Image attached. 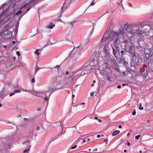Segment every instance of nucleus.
<instances>
[{"mask_svg": "<svg viewBox=\"0 0 153 153\" xmlns=\"http://www.w3.org/2000/svg\"><path fill=\"white\" fill-rule=\"evenodd\" d=\"M120 31L124 42L127 43L132 41L131 39L135 34H141L143 33L142 30L139 29V26L127 24L121 25L120 26Z\"/></svg>", "mask_w": 153, "mask_h": 153, "instance_id": "1", "label": "nucleus"}, {"mask_svg": "<svg viewBox=\"0 0 153 153\" xmlns=\"http://www.w3.org/2000/svg\"><path fill=\"white\" fill-rule=\"evenodd\" d=\"M105 34H104L101 40V42L100 45H104L103 52L104 53L106 56V57L107 58L108 60L107 62L109 64L110 62L113 63L114 61L109 56L110 53H109V50L108 47L109 43L106 41L107 39L109 38V37L105 38Z\"/></svg>", "mask_w": 153, "mask_h": 153, "instance_id": "2", "label": "nucleus"}, {"mask_svg": "<svg viewBox=\"0 0 153 153\" xmlns=\"http://www.w3.org/2000/svg\"><path fill=\"white\" fill-rule=\"evenodd\" d=\"M111 34L113 35L112 37L114 38L113 39L112 43L110 44V46L111 47L113 50V53L114 56L117 58L120 54L119 48L117 44V41H118V37H117L118 34L113 32L111 33Z\"/></svg>", "mask_w": 153, "mask_h": 153, "instance_id": "3", "label": "nucleus"}, {"mask_svg": "<svg viewBox=\"0 0 153 153\" xmlns=\"http://www.w3.org/2000/svg\"><path fill=\"white\" fill-rule=\"evenodd\" d=\"M94 62L95 63H97V65H94L91 66V68L94 70L97 69L99 70L100 73L102 75L105 76V74L107 75L109 73H111V70L108 67V63H106V62L105 61V64L106 67H101L100 68L98 67V66L97 65L98 64V62L97 60H94Z\"/></svg>", "mask_w": 153, "mask_h": 153, "instance_id": "4", "label": "nucleus"}, {"mask_svg": "<svg viewBox=\"0 0 153 153\" xmlns=\"http://www.w3.org/2000/svg\"><path fill=\"white\" fill-rule=\"evenodd\" d=\"M134 46H131L130 47L129 49L128 50V52L130 53V56L132 57H134L135 56V52L134 51Z\"/></svg>", "mask_w": 153, "mask_h": 153, "instance_id": "5", "label": "nucleus"}, {"mask_svg": "<svg viewBox=\"0 0 153 153\" xmlns=\"http://www.w3.org/2000/svg\"><path fill=\"white\" fill-rule=\"evenodd\" d=\"M120 133V131L119 130H115L112 133V135L113 136H115L119 134Z\"/></svg>", "mask_w": 153, "mask_h": 153, "instance_id": "6", "label": "nucleus"}, {"mask_svg": "<svg viewBox=\"0 0 153 153\" xmlns=\"http://www.w3.org/2000/svg\"><path fill=\"white\" fill-rule=\"evenodd\" d=\"M71 79L74 80V78L72 77H68L66 79V84H69V81Z\"/></svg>", "mask_w": 153, "mask_h": 153, "instance_id": "7", "label": "nucleus"}, {"mask_svg": "<svg viewBox=\"0 0 153 153\" xmlns=\"http://www.w3.org/2000/svg\"><path fill=\"white\" fill-rule=\"evenodd\" d=\"M77 59V55H74L73 57L72 62H75Z\"/></svg>", "mask_w": 153, "mask_h": 153, "instance_id": "8", "label": "nucleus"}, {"mask_svg": "<svg viewBox=\"0 0 153 153\" xmlns=\"http://www.w3.org/2000/svg\"><path fill=\"white\" fill-rule=\"evenodd\" d=\"M111 73H108V74L107 75L105 74V76H106L107 77V80L108 81H110V76H109V75H110V74Z\"/></svg>", "mask_w": 153, "mask_h": 153, "instance_id": "9", "label": "nucleus"}, {"mask_svg": "<svg viewBox=\"0 0 153 153\" xmlns=\"http://www.w3.org/2000/svg\"><path fill=\"white\" fill-rule=\"evenodd\" d=\"M55 26V24H51V25L48 26V28H49L51 29L53 28V27H54Z\"/></svg>", "mask_w": 153, "mask_h": 153, "instance_id": "10", "label": "nucleus"}, {"mask_svg": "<svg viewBox=\"0 0 153 153\" xmlns=\"http://www.w3.org/2000/svg\"><path fill=\"white\" fill-rule=\"evenodd\" d=\"M153 32V26L152 27V28L150 30V32ZM150 39L153 42V35L151 37Z\"/></svg>", "mask_w": 153, "mask_h": 153, "instance_id": "11", "label": "nucleus"}, {"mask_svg": "<svg viewBox=\"0 0 153 153\" xmlns=\"http://www.w3.org/2000/svg\"><path fill=\"white\" fill-rule=\"evenodd\" d=\"M139 109L140 110H142L143 109V107L142 106V104L141 103H140L139 105Z\"/></svg>", "mask_w": 153, "mask_h": 153, "instance_id": "12", "label": "nucleus"}, {"mask_svg": "<svg viewBox=\"0 0 153 153\" xmlns=\"http://www.w3.org/2000/svg\"><path fill=\"white\" fill-rule=\"evenodd\" d=\"M39 50L38 49H36V51H35V53L36 54L38 55H39Z\"/></svg>", "mask_w": 153, "mask_h": 153, "instance_id": "13", "label": "nucleus"}, {"mask_svg": "<svg viewBox=\"0 0 153 153\" xmlns=\"http://www.w3.org/2000/svg\"><path fill=\"white\" fill-rule=\"evenodd\" d=\"M22 13V11L21 10H19L16 13V15H19V14H21Z\"/></svg>", "mask_w": 153, "mask_h": 153, "instance_id": "14", "label": "nucleus"}, {"mask_svg": "<svg viewBox=\"0 0 153 153\" xmlns=\"http://www.w3.org/2000/svg\"><path fill=\"white\" fill-rule=\"evenodd\" d=\"M140 137L141 136L140 135H138L135 137V138L136 140H138Z\"/></svg>", "mask_w": 153, "mask_h": 153, "instance_id": "15", "label": "nucleus"}, {"mask_svg": "<svg viewBox=\"0 0 153 153\" xmlns=\"http://www.w3.org/2000/svg\"><path fill=\"white\" fill-rule=\"evenodd\" d=\"M85 70H84L83 71H82L81 73V75H83L85 74H87V73H85Z\"/></svg>", "mask_w": 153, "mask_h": 153, "instance_id": "16", "label": "nucleus"}, {"mask_svg": "<svg viewBox=\"0 0 153 153\" xmlns=\"http://www.w3.org/2000/svg\"><path fill=\"white\" fill-rule=\"evenodd\" d=\"M120 53L121 54V56H123L124 54V52L123 50L121 51Z\"/></svg>", "mask_w": 153, "mask_h": 153, "instance_id": "17", "label": "nucleus"}, {"mask_svg": "<svg viewBox=\"0 0 153 153\" xmlns=\"http://www.w3.org/2000/svg\"><path fill=\"white\" fill-rule=\"evenodd\" d=\"M48 91L51 92L50 94H49V96L51 95V93L53 92V90H51L50 89H49Z\"/></svg>", "mask_w": 153, "mask_h": 153, "instance_id": "18", "label": "nucleus"}, {"mask_svg": "<svg viewBox=\"0 0 153 153\" xmlns=\"http://www.w3.org/2000/svg\"><path fill=\"white\" fill-rule=\"evenodd\" d=\"M132 114L133 115H134L136 114V111L135 109L133 110V111L132 112Z\"/></svg>", "mask_w": 153, "mask_h": 153, "instance_id": "19", "label": "nucleus"}, {"mask_svg": "<svg viewBox=\"0 0 153 153\" xmlns=\"http://www.w3.org/2000/svg\"><path fill=\"white\" fill-rule=\"evenodd\" d=\"M76 147H77V146L76 145H75L74 146L71 147V149H75V148H76Z\"/></svg>", "mask_w": 153, "mask_h": 153, "instance_id": "20", "label": "nucleus"}, {"mask_svg": "<svg viewBox=\"0 0 153 153\" xmlns=\"http://www.w3.org/2000/svg\"><path fill=\"white\" fill-rule=\"evenodd\" d=\"M20 92V90H16L15 91L14 93H18Z\"/></svg>", "mask_w": 153, "mask_h": 153, "instance_id": "21", "label": "nucleus"}, {"mask_svg": "<svg viewBox=\"0 0 153 153\" xmlns=\"http://www.w3.org/2000/svg\"><path fill=\"white\" fill-rule=\"evenodd\" d=\"M16 54L19 56L20 55V52L19 51H17V52H16Z\"/></svg>", "mask_w": 153, "mask_h": 153, "instance_id": "22", "label": "nucleus"}, {"mask_svg": "<svg viewBox=\"0 0 153 153\" xmlns=\"http://www.w3.org/2000/svg\"><path fill=\"white\" fill-rule=\"evenodd\" d=\"M108 141V139H105L104 140V142H105V143L106 144H107Z\"/></svg>", "mask_w": 153, "mask_h": 153, "instance_id": "23", "label": "nucleus"}, {"mask_svg": "<svg viewBox=\"0 0 153 153\" xmlns=\"http://www.w3.org/2000/svg\"><path fill=\"white\" fill-rule=\"evenodd\" d=\"M15 94V93H11L9 95V96L11 97V96H12L14 95Z\"/></svg>", "mask_w": 153, "mask_h": 153, "instance_id": "24", "label": "nucleus"}, {"mask_svg": "<svg viewBox=\"0 0 153 153\" xmlns=\"http://www.w3.org/2000/svg\"><path fill=\"white\" fill-rule=\"evenodd\" d=\"M31 81L32 82H35V79L34 78H33L31 80Z\"/></svg>", "mask_w": 153, "mask_h": 153, "instance_id": "25", "label": "nucleus"}, {"mask_svg": "<svg viewBox=\"0 0 153 153\" xmlns=\"http://www.w3.org/2000/svg\"><path fill=\"white\" fill-rule=\"evenodd\" d=\"M48 97H46L45 98H44V100H45V101H48Z\"/></svg>", "mask_w": 153, "mask_h": 153, "instance_id": "26", "label": "nucleus"}, {"mask_svg": "<svg viewBox=\"0 0 153 153\" xmlns=\"http://www.w3.org/2000/svg\"><path fill=\"white\" fill-rule=\"evenodd\" d=\"M29 149H26L25 150L23 151V152L25 153V152H27L28 151Z\"/></svg>", "mask_w": 153, "mask_h": 153, "instance_id": "27", "label": "nucleus"}, {"mask_svg": "<svg viewBox=\"0 0 153 153\" xmlns=\"http://www.w3.org/2000/svg\"><path fill=\"white\" fill-rule=\"evenodd\" d=\"M40 129V127L39 126H37L36 127V129L37 130H39Z\"/></svg>", "mask_w": 153, "mask_h": 153, "instance_id": "28", "label": "nucleus"}, {"mask_svg": "<svg viewBox=\"0 0 153 153\" xmlns=\"http://www.w3.org/2000/svg\"><path fill=\"white\" fill-rule=\"evenodd\" d=\"M12 43L13 44L15 45L16 44V42L15 41H12Z\"/></svg>", "mask_w": 153, "mask_h": 153, "instance_id": "29", "label": "nucleus"}, {"mask_svg": "<svg viewBox=\"0 0 153 153\" xmlns=\"http://www.w3.org/2000/svg\"><path fill=\"white\" fill-rule=\"evenodd\" d=\"M94 3H93V2H92L91 4H90V6H93V5H94Z\"/></svg>", "mask_w": 153, "mask_h": 153, "instance_id": "30", "label": "nucleus"}, {"mask_svg": "<svg viewBox=\"0 0 153 153\" xmlns=\"http://www.w3.org/2000/svg\"><path fill=\"white\" fill-rule=\"evenodd\" d=\"M94 94V93L93 92H92L91 93V96H92Z\"/></svg>", "mask_w": 153, "mask_h": 153, "instance_id": "31", "label": "nucleus"}, {"mask_svg": "<svg viewBox=\"0 0 153 153\" xmlns=\"http://www.w3.org/2000/svg\"><path fill=\"white\" fill-rule=\"evenodd\" d=\"M69 74V72L68 71H66L65 73V74L66 75H68Z\"/></svg>", "mask_w": 153, "mask_h": 153, "instance_id": "32", "label": "nucleus"}, {"mask_svg": "<svg viewBox=\"0 0 153 153\" xmlns=\"http://www.w3.org/2000/svg\"><path fill=\"white\" fill-rule=\"evenodd\" d=\"M127 85H128L127 84H122V86H124Z\"/></svg>", "mask_w": 153, "mask_h": 153, "instance_id": "33", "label": "nucleus"}, {"mask_svg": "<svg viewBox=\"0 0 153 153\" xmlns=\"http://www.w3.org/2000/svg\"><path fill=\"white\" fill-rule=\"evenodd\" d=\"M117 88H121V86L120 85H118L117 86Z\"/></svg>", "mask_w": 153, "mask_h": 153, "instance_id": "34", "label": "nucleus"}, {"mask_svg": "<svg viewBox=\"0 0 153 153\" xmlns=\"http://www.w3.org/2000/svg\"><path fill=\"white\" fill-rule=\"evenodd\" d=\"M97 149L96 148V149H94V150H93V151L94 152H95V151H97Z\"/></svg>", "mask_w": 153, "mask_h": 153, "instance_id": "35", "label": "nucleus"}, {"mask_svg": "<svg viewBox=\"0 0 153 153\" xmlns=\"http://www.w3.org/2000/svg\"><path fill=\"white\" fill-rule=\"evenodd\" d=\"M101 136L100 135H97V138H100V137Z\"/></svg>", "mask_w": 153, "mask_h": 153, "instance_id": "36", "label": "nucleus"}, {"mask_svg": "<svg viewBox=\"0 0 153 153\" xmlns=\"http://www.w3.org/2000/svg\"><path fill=\"white\" fill-rule=\"evenodd\" d=\"M39 68H37L36 69V71H39Z\"/></svg>", "mask_w": 153, "mask_h": 153, "instance_id": "37", "label": "nucleus"}, {"mask_svg": "<svg viewBox=\"0 0 153 153\" xmlns=\"http://www.w3.org/2000/svg\"><path fill=\"white\" fill-rule=\"evenodd\" d=\"M94 119L95 120H97L98 119L97 117H94Z\"/></svg>", "mask_w": 153, "mask_h": 153, "instance_id": "38", "label": "nucleus"}, {"mask_svg": "<svg viewBox=\"0 0 153 153\" xmlns=\"http://www.w3.org/2000/svg\"><path fill=\"white\" fill-rule=\"evenodd\" d=\"M59 65H56V68H58V69L59 68Z\"/></svg>", "mask_w": 153, "mask_h": 153, "instance_id": "39", "label": "nucleus"}, {"mask_svg": "<svg viewBox=\"0 0 153 153\" xmlns=\"http://www.w3.org/2000/svg\"><path fill=\"white\" fill-rule=\"evenodd\" d=\"M75 97V95L74 94H73L72 95V97L74 98Z\"/></svg>", "mask_w": 153, "mask_h": 153, "instance_id": "40", "label": "nucleus"}, {"mask_svg": "<svg viewBox=\"0 0 153 153\" xmlns=\"http://www.w3.org/2000/svg\"><path fill=\"white\" fill-rule=\"evenodd\" d=\"M82 141L83 143H85L86 142V140H83Z\"/></svg>", "mask_w": 153, "mask_h": 153, "instance_id": "41", "label": "nucleus"}, {"mask_svg": "<svg viewBox=\"0 0 153 153\" xmlns=\"http://www.w3.org/2000/svg\"><path fill=\"white\" fill-rule=\"evenodd\" d=\"M130 144L129 143H128L127 144V146H130Z\"/></svg>", "mask_w": 153, "mask_h": 153, "instance_id": "42", "label": "nucleus"}, {"mask_svg": "<svg viewBox=\"0 0 153 153\" xmlns=\"http://www.w3.org/2000/svg\"><path fill=\"white\" fill-rule=\"evenodd\" d=\"M85 104V103L84 102H82L81 104H80V105H84Z\"/></svg>", "mask_w": 153, "mask_h": 153, "instance_id": "43", "label": "nucleus"}, {"mask_svg": "<svg viewBox=\"0 0 153 153\" xmlns=\"http://www.w3.org/2000/svg\"><path fill=\"white\" fill-rule=\"evenodd\" d=\"M118 127H119V128H122V126H121V125L119 126H118Z\"/></svg>", "mask_w": 153, "mask_h": 153, "instance_id": "44", "label": "nucleus"}, {"mask_svg": "<svg viewBox=\"0 0 153 153\" xmlns=\"http://www.w3.org/2000/svg\"><path fill=\"white\" fill-rule=\"evenodd\" d=\"M98 121H99L100 122H102V120H100V119H98Z\"/></svg>", "mask_w": 153, "mask_h": 153, "instance_id": "45", "label": "nucleus"}, {"mask_svg": "<svg viewBox=\"0 0 153 153\" xmlns=\"http://www.w3.org/2000/svg\"><path fill=\"white\" fill-rule=\"evenodd\" d=\"M30 9V8H28L27 9V11H28Z\"/></svg>", "mask_w": 153, "mask_h": 153, "instance_id": "46", "label": "nucleus"}, {"mask_svg": "<svg viewBox=\"0 0 153 153\" xmlns=\"http://www.w3.org/2000/svg\"><path fill=\"white\" fill-rule=\"evenodd\" d=\"M122 73H123V74H124V75H125V72H122Z\"/></svg>", "mask_w": 153, "mask_h": 153, "instance_id": "47", "label": "nucleus"}, {"mask_svg": "<svg viewBox=\"0 0 153 153\" xmlns=\"http://www.w3.org/2000/svg\"><path fill=\"white\" fill-rule=\"evenodd\" d=\"M35 96L36 97H40V96L38 95V94H36L35 95Z\"/></svg>", "mask_w": 153, "mask_h": 153, "instance_id": "48", "label": "nucleus"}, {"mask_svg": "<svg viewBox=\"0 0 153 153\" xmlns=\"http://www.w3.org/2000/svg\"><path fill=\"white\" fill-rule=\"evenodd\" d=\"M127 152V150H124V152Z\"/></svg>", "mask_w": 153, "mask_h": 153, "instance_id": "49", "label": "nucleus"}, {"mask_svg": "<svg viewBox=\"0 0 153 153\" xmlns=\"http://www.w3.org/2000/svg\"><path fill=\"white\" fill-rule=\"evenodd\" d=\"M94 84H92L91 85V86H92V87H93L94 86Z\"/></svg>", "mask_w": 153, "mask_h": 153, "instance_id": "50", "label": "nucleus"}, {"mask_svg": "<svg viewBox=\"0 0 153 153\" xmlns=\"http://www.w3.org/2000/svg\"><path fill=\"white\" fill-rule=\"evenodd\" d=\"M2 106V104L0 103V107H1Z\"/></svg>", "mask_w": 153, "mask_h": 153, "instance_id": "51", "label": "nucleus"}, {"mask_svg": "<svg viewBox=\"0 0 153 153\" xmlns=\"http://www.w3.org/2000/svg\"><path fill=\"white\" fill-rule=\"evenodd\" d=\"M90 139L89 138H88V142L89 141H90Z\"/></svg>", "mask_w": 153, "mask_h": 153, "instance_id": "52", "label": "nucleus"}, {"mask_svg": "<svg viewBox=\"0 0 153 153\" xmlns=\"http://www.w3.org/2000/svg\"><path fill=\"white\" fill-rule=\"evenodd\" d=\"M129 5L131 6V7L132 6L131 5V4H130V3H129Z\"/></svg>", "mask_w": 153, "mask_h": 153, "instance_id": "53", "label": "nucleus"}, {"mask_svg": "<svg viewBox=\"0 0 153 153\" xmlns=\"http://www.w3.org/2000/svg\"><path fill=\"white\" fill-rule=\"evenodd\" d=\"M96 82V81L95 80H94L93 81V83H95Z\"/></svg>", "mask_w": 153, "mask_h": 153, "instance_id": "54", "label": "nucleus"}, {"mask_svg": "<svg viewBox=\"0 0 153 153\" xmlns=\"http://www.w3.org/2000/svg\"><path fill=\"white\" fill-rule=\"evenodd\" d=\"M27 120V119L26 118H24V120Z\"/></svg>", "mask_w": 153, "mask_h": 153, "instance_id": "55", "label": "nucleus"}, {"mask_svg": "<svg viewBox=\"0 0 153 153\" xmlns=\"http://www.w3.org/2000/svg\"><path fill=\"white\" fill-rule=\"evenodd\" d=\"M91 149H88V151H91Z\"/></svg>", "mask_w": 153, "mask_h": 153, "instance_id": "56", "label": "nucleus"}, {"mask_svg": "<svg viewBox=\"0 0 153 153\" xmlns=\"http://www.w3.org/2000/svg\"><path fill=\"white\" fill-rule=\"evenodd\" d=\"M101 136H102V137H103V136H104V135H103V134H102V135H101Z\"/></svg>", "mask_w": 153, "mask_h": 153, "instance_id": "57", "label": "nucleus"}, {"mask_svg": "<svg viewBox=\"0 0 153 153\" xmlns=\"http://www.w3.org/2000/svg\"><path fill=\"white\" fill-rule=\"evenodd\" d=\"M6 47H7L6 45H5L4 47V48H5Z\"/></svg>", "mask_w": 153, "mask_h": 153, "instance_id": "58", "label": "nucleus"}, {"mask_svg": "<svg viewBox=\"0 0 153 153\" xmlns=\"http://www.w3.org/2000/svg\"><path fill=\"white\" fill-rule=\"evenodd\" d=\"M129 133H128V134H127V135H129Z\"/></svg>", "mask_w": 153, "mask_h": 153, "instance_id": "59", "label": "nucleus"}, {"mask_svg": "<svg viewBox=\"0 0 153 153\" xmlns=\"http://www.w3.org/2000/svg\"><path fill=\"white\" fill-rule=\"evenodd\" d=\"M42 128L44 129V128H43V126H42Z\"/></svg>", "mask_w": 153, "mask_h": 153, "instance_id": "60", "label": "nucleus"}, {"mask_svg": "<svg viewBox=\"0 0 153 153\" xmlns=\"http://www.w3.org/2000/svg\"><path fill=\"white\" fill-rule=\"evenodd\" d=\"M24 91H25V90H23Z\"/></svg>", "mask_w": 153, "mask_h": 153, "instance_id": "61", "label": "nucleus"}, {"mask_svg": "<svg viewBox=\"0 0 153 153\" xmlns=\"http://www.w3.org/2000/svg\"><path fill=\"white\" fill-rule=\"evenodd\" d=\"M92 62H91V64H92Z\"/></svg>", "mask_w": 153, "mask_h": 153, "instance_id": "62", "label": "nucleus"}, {"mask_svg": "<svg viewBox=\"0 0 153 153\" xmlns=\"http://www.w3.org/2000/svg\"><path fill=\"white\" fill-rule=\"evenodd\" d=\"M148 122H149V120H148Z\"/></svg>", "mask_w": 153, "mask_h": 153, "instance_id": "63", "label": "nucleus"}, {"mask_svg": "<svg viewBox=\"0 0 153 153\" xmlns=\"http://www.w3.org/2000/svg\"><path fill=\"white\" fill-rule=\"evenodd\" d=\"M79 47V46H78V47H77V48H78Z\"/></svg>", "mask_w": 153, "mask_h": 153, "instance_id": "64", "label": "nucleus"}]
</instances>
